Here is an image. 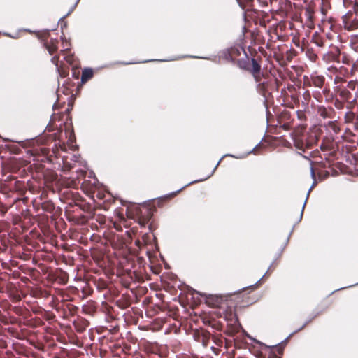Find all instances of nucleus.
I'll use <instances>...</instances> for the list:
<instances>
[{"mask_svg": "<svg viewBox=\"0 0 358 358\" xmlns=\"http://www.w3.org/2000/svg\"><path fill=\"white\" fill-rule=\"evenodd\" d=\"M8 207H7L6 205H4L3 203L0 202V212L2 215L6 214V213L8 211Z\"/></svg>", "mask_w": 358, "mask_h": 358, "instance_id": "obj_61", "label": "nucleus"}, {"mask_svg": "<svg viewBox=\"0 0 358 358\" xmlns=\"http://www.w3.org/2000/svg\"><path fill=\"white\" fill-rule=\"evenodd\" d=\"M106 195H107V193H105L101 190L97 189L96 193L94 194V199L96 200V198L99 201H102L103 202L104 199L106 197ZM95 202H96L97 203H99L97 201H96Z\"/></svg>", "mask_w": 358, "mask_h": 358, "instance_id": "obj_41", "label": "nucleus"}, {"mask_svg": "<svg viewBox=\"0 0 358 358\" xmlns=\"http://www.w3.org/2000/svg\"><path fill=\"white\" fill-rule=\"evenodd\" d=\"M33 207L36 212L39 211L40 209H42V202L35 199L33 201Z\"/></svg>", "mask_w": 358, "mask_h": 358, "instance_id": "obj_50", "label": "nucleus"}, {"mask_svg": "<svg viewBox=\"0 0 358 358\" xmlns=\"http://www.w3.org/2000/svg\"><path fill=\"white\" fill-rule=\"evenodd\" d=\"M210 339H212V341L216 345V347L212 346L210 349L217 355L220 353V348H222L224 345V344L225 348H228L231 343V341L227 340L220 334H211Z\"/></svg>", "mask_w": 358, "mask_h": 358, "instance_id": "obj_14", "label": "nucleus"}, {"mask_svg": "<svg viewBox=\"0 0 358 358\" xmlns=\"http://www.w3.org/2000/svg\"><path fill=\"white\" fill-rule=\"evenodd\" d=\"M97 310V304L95 301L90 300L82 307V311L84 314L94 315Z\"/></svg>", "mask_w": 358, "mask_h": 358, "instance_id": "obj_21", "label": "nucleus"}, {"mask_svg": "<svg viewBox=\"0 0 358 358\" xmlns=\"http://www.w3.org/2000/svg\"><path fill=\"white\" fill-rule=\"evenodd\" d=\"M297 117L299 120L304 121L306 119V116L305 115V113L302 110H298L297 111Z\"/></svg>", "mask_w": 358, "mask_h": 358, "instance_id": "obj_59", "label": "nucleus"}, {"mask_svg": "<svg viewBox=\"0 0 358 358\" xmlns=\"http://www.w3.org/2000/svg\"><path fill=\"white\" fill-rule=\"evenodd\" d=\"M296 55V51L294 49H290L286 51L284 57L285 60L282 61L281 65H286L287 62H290L293 58Z\"/></svg>", "mask_w": 358, "mask_h": 358, "instance_id": "obj_34", "label": "nucleus"}, {"mask_svg": "<svg viewBox=\"0 0 358 358\" xmlns=\"http://www.w3.org/2000/svg\"><path fill=\"white\" fill-rule=\"evenodd\" d=\"M313 97L316 99L318 101H322V96L319 92H316L313 93Z\"/></svg>", "mask_w": 358, "mask_h": 358, "instance_id": "obj_64", "label": "nucleus"}, {"mask_svg": "<svg viewBox=\"0 0 358 358\" xmlns=\"http://www.w3.org/2000/svg\"><path fill=\"white\" fill-rule=\"evenodd\" d=\"M241 324L236 315H233V318L230 320V323L227 324V328L224 333L229 336H233L239 331Z\"/></svg>", "mask_w": 358, "mask_h": 358, "instance_id": "obj_16", "label": "nucleus"}, {"mask_svg": "<svg viewBox=\"0 0 358 358\" xmlns=\"http://www.w3.org/2000/svg\"><path fill=\"white\" fill-rule=\"evenodd\" d=\"M343 101L341 99H337L335 101V106L337 108H343Z\"/></svg>", "mask_w": 358, "mask_h": 358, "instance_id": "obj_62", "label": "nucleus"}, {"mask_svg": "<svg viewBox=\"0 0 358 358\" xmlns=\"http://www.w3.org/2000/svg\"><path fill=\"white\" fill-rule=\"evenodd\" d=\"M306 17V24L310 29H313L314 24V11L310 8H307L304 12Z\"/></svg>", "mask_w": 358, "mask_h": 358, "instance_id": "obj_23", "label": "nucleus"}, {"mask_svg": "<svg viewBox=\"0 0 358 358\" xmlns=\"http://www.w3.org/2000/svg\"><path fill=\"white\" fill-rule=\"evenodd\" d=\"M87 213L90 214L89 217H87V220H91L92 221H94V220L96 221V222L99 224L100 227L105 224V223L106 222V216H104L103 215H100V214L96 215L94 213V208L92 206V211L87 212ZM91 224H92V227L94 225H95L96 229H98V226H97L96 223L92 222Z\"/></svg>", "mask_w": 358, "mask_h": 358, "instance_id": "obj_19", "label": "nucleus"}, {"mask_svg": "<svg viewBox=\"0 0 358 358\" xmlns=\"http://www.w3.org/2000/svg\"><path fill=\"white\" fill-rule=\"evenodd\" d=\"M121 264L123 268L128 272L129 275L133 273L135 275L136 280L138 281L143 280V275L145 271V259L143 257L137 255H130L124 258Z\"/></svg>", "mask_w": 358, "mask_h": 358, "instance_id": "obj_5", "label": "nucleus"}, {"mask_svg": "<svg viewBox=\"0 0 358 358\" xmlns=\"http://www.w3.org/2000/svg\"><path fill=\"white\" fill-rule=\"evenodd\" d=\"M334 83L337 85H347L348 82L340 75H336L334 78Z\"/></svg>", "mask_w": 358, "mask_h": 358, "instance_id": "obj_43", "label": "nucleus"}, {"mask_svg": "<svg viewBox=\"0 0 358 358\" xmlns=\"http://www.w3.org/2000/svg\"><path fill=\"white\" fill-rule=\"evenodd\" d=\"M278 122H293L291 114L287 110H283L279 115Z\"/></svg>", "mask_w": 358, "mask_h": 358, "instance_id": "obj_33", "label": "nucleus"}, {"mask_svg": "<svg viewBox=\"0 0 358 358\" xmlns=\"http://www.w3.org/2000/svg\"><path fill=\"white\" fill-rule=\"evenodd\" d=\"M317 113L318 115L324 119H334L336 117V112L332 107H325L324 106H319L317 108Z\"/></svg>", "mask_w": 358, "mask_h": 358, "instance_id": "obj_17", "label": "nucleus"}, {"mask_svg": "<svg viewBox=\"0 0 358 358\" xmlns=\"http://www.w3.org/2000/svg\"><path fill=\"white\" fill-rule=\"evenodd\" d=\"M355 118V114L352 111H348L345 115V122L346 123L352 122Z\"/></svg>", "mask_w": 358, "mask_h": 358, "instance_id": "obj_42", "label": "nucleus"}, {"mask_svg": "<svg viewBox=\"0 0 358 358\" xmlns=\"http://www.w3.org/2000/svg\"><path fill=\"white\" fill-rule=\"evenodd\" d=\"M262 62V58L260 56H257L252 57L251 62H250L247 53H244L243 59L238 61V67L250 72L253 76L255 81L258 82L259 81L260 75L264 73V72L261 71Z\"/></svg>", "mask_w": 358, "mask_h": 358, "instance_id": "obj_6", "label": "nucleus"}, {"mask_svg": "<svg viewBox=\"0 0 358 358\" xmlns=\"http://www.w3.org/2000/svg\"><path fill=\"white\" fill-rule=\"evenodd\" d=\"M350 46L352 49L358 52V35H355L351 37Z\"/></svg>", "mask_w": 358, "mask_h": 358, "instance_id": "obj_40", "label": "nucleus"}, {"mask_svg": "<svg viewBox=\"0 0 358 358\" xmlns=\"http://www.w3.org/2000/svg\"><path fill=\"white\" fill-rule=\"evenodd\" d=\"M343 27L348 31H354L358 29V2L355 3L353 11L349 10L342 17Z\"/></svg>", "mask_w": 358, "mask_h": 358, "instance_id": "obj_9", "label": "nucleus"}, {"mask_svg": "<svg viewBox=\"0 0 358 358\" xmlns=\"http://www.w3.org/2000/svg\"><path fill=\"white\" fill-rule=\"evenodd\" d=\"M284 130L289 131L293 127V122H278Z\"/></svg>", "mask_w": 358, "mask_h": 358, "instance_id": "obj_49", "label": "nucleus"}, {"mask_svg": "<svg viewBox=\"0 0 358 358\" xmlns=\"http://www.w3.org/2000/svg\"><path fill=\"white\" fill-rule=\"evenodd\" d=\"M254 15V22L256 24H259L262 27H266V23L269 21L267 18L268 15L264 11L255 10L252 12Z\"/></svg>", "mask_w": 358, "mask_h": 358, "instance_id": "obj_18", "label": "nucleus"}, {"mask_svg": "<svg viewBox=\"0 0 358 358\" xmlns=\"http://www.w3.org/2000/svg\"><path fill=\"white\" fill-rule=\"evenodd\" d=\"M94 71L92 69H85L82 72L81 83L83 84L87 83L93 78Z\"/></svg>", "mask_w": 358, "mask_h": 358, "instance_id": "obj_30", "label": "nucleus"}, {"mask_svg": "<svg viewBox=\"0 0 358 358\" xmlns=\"http://www.w3.org/2000/svg\"><path fill=\"white\" fill-rule=\"evenodd\" d=\"M311 42L318 47L323 48L326 45L327 39L321 34L315 32L312 36Z\"/></svg>", "mask_w": 358, "mask_h": 358, "instance_id": "obj_24", "label": "nucleus"}, {"mask_svg": "<svg viewBox=\"0 0 358 358\" xmlns=\"http://www.w3.org/2000/svg\"><path fill=\"white\" fill-rule=\"evenodd\" d=\"M322 89V93L326 96L327 99H329L332 96V94L331 93L329 86L325 83V85Z\"/></svg>", "mask_w": 358, "mask_h": 358, "instance_id": "obj_45", "label": "nucleus"}, {"mask_svg": "<svg viewBox=\"0 0 358 358\" xmlns=\"http://www.w3.org/2000/svg\"><path fill=\"white\" fill-rule=\"evenodd\" d=\"M73 325L75 330L78 333L81 334L89 327L90 322L83 317H79L73 321Z\"/></svg>", "mask_w": 358, "mask_h": 358, "instance_id": "obj_20", "label": "nucleus"}, {"mask_svg": "<svg viewBox=\"0 0 358 358\" xmlns=\"http://www.w3.org/2000/svg\"><path fill=\"white\" fill-rule=\"evenodd\" d=\"M55 204L50 200L42 202V210L48 213H52L55 210Z\"/></svg>", "mask_w": 358, "mask_h": 358, "instance_id": "obj_32", "label": "nucleus"}, {"mask_svg": "<svg viewBox=\"0 0 358 358\" xmlns=\"http://www.w3.org/2000/svg\"><path fill=\"white\" fill-rule=\"evenodd\" d=\"M106 197L104 199L102 203H98V205L105 210L109 209L113 203H115V198L110 194L107 193Z\"/></svg>", "mask_w": 358, "mask_h": 358, "instance_id": "obj_26", "label": "nucleus"}, {"mask_svg": "<svg viewBox=\"0 0 358 358\" xmlns=\"http://www.w3.org/2000/svg\"><path fill=\"white\" fill-rule=\"evenodd\" d=\"M331 49L323 55V60L326 62H339L341 51L336 46H330Z\"/></svg>", "mask_w": 358, "mask_h": 358, "instance_id": "obj_15", "label": "nucleus"}, {"mask_svg": "<svg viewBox=\"0 0 358 358\" xmlns=\"http://www.w3.org/2000/svg\"><path fill=\"white\" fill-rule=\"evenodd\" d=\"M14 312L18 315H23L24 309L22 307L15 306L13 308Z\"/></svg>", "mask_w": 358, "mask_h": 358, "instance_id": "obj_55", "label": "nucleus"}, {"mask_svg": "<svg viewBox=\"0 0 358 358\" xmlns=\"http://www.w3.org/2000/svg\"><path fill=\"white\" fill-rule=\"evenodd\" d=\"M64 57V60L69 64L73 65L75 63V57L71 53L69 49L62 50L60 52Z\"/></svg>", "mask_w": 358, "mask_h": 358, "instance_id": "obj_31", "label": "nucleus"}, {"mask_svg": "<svg viewBox=\"0 0 358 358\" xmlns=\"http://www.w3.org/2000/svg\"><path fill=\"white\" fill-rule=\"evenodd\" d=\"M52 303V308L64 320H69L76 315L78 309L77 306L70 302V300L64 298L60 301L53 300Z\"/></svg>", "mask_w": 358, "mask_h": 358, "instance_id": "obj_8", "label": "nucleus"}, {"mask_svg": "<svg viewBox=\"0 0 358 358\" xmlns=\"http://www.w3.org/2000/svg\"><path fill=\"white\" fill-rule=\"evenodd\" d=\"M337 96L348 103L347 108L352 109L358 103V82L350 80L347 85H340L335 87Z\"/></svg>", "mask_w": 358, "mask_h": 358, "instance_id": "obj_4", "label": "nucleus"}, {"mask_svg": "<svg viewBox=\"0 0 358 358\" xmlns=\"http://www.w3.org/2000/svg\"><path fill=\"white\" fill-rule=\"evenodd\" d=\"M59 55H54L53 57L51 58V62L55 65L56 68L58 67L61 63H63V62L59 60Z\"/></svg>", "mask_w": 358, "mask_h": 358, "instance_id": "obj_47", "label": "nucleus"}, {"mask_svg": "<svg viewBox=\"0 0 358 358\" xmlns=\"http://www.w3.org/2000/svg\"><path fill=\"white\" fill-rule=\"evenodd\" d=\"M305 54L306 57L312 62H315L317 59V55L315 52L314 50L312 48H307L305 49Z\"/></svg>", "mask_w": 358, "mask_h": 358, "instance_id": "obj_35", "label": "nucleus"}, {"mask_svg": "<svg viewBox=\"0 0 358 358\" xmlns=\"http://www.w3.org/2000/svg\"><path fill=\"white\" fill-rule=\"evenodd\" d=\"M277 81L268 76L267 73L260 75L259 81L255 82L257 92L265 98L270 96L273 92L278 91V85Z\"/></svg>", "mask_w": 358, "mask_h": 358, "instance_id": "obj_7", "label": "nucleus"}, {"mask_svg": "<svg viewBox=\"0 0 358 358\" xmlns=\"http://www.w3.org/2000/svg\"><path fill=\"white\" fill-rule=\"evenodd\" d=\"M135 245L140 249L145 245V237L143 236L142 241L138 239L135 241Z\"/></svg>", "mask_w": 358, "mask_h": 358, "instance_id": "obj_54", "label": "nucleus"}, {"mask_svg": "<svg viewBox=\"0 0 358 358\" xmlns=\"http://www.w3.org/2000/svg\"><path fill=\"white\" fill-rule=\"evenodd\" d=\"M284 89L287 90L289 94L294 93L296 90V88L292 84H287V87Z\"/></svg>", "mask_w": 358, "mask_h": 358, "instance_id": "obj_56", "label": "nucleus"}, {"mask_svg": "<svg viewBox=\"0 0 358 358\" xmlns=\"http://www.w3.org/2000/svg\"><path fill=\"white\" fill-rule=\"evenodd\" d=\"M116 304L122 309H124L129 306V303L128 301H122V300H117L116 301Z\"/></svg>", "mask_w": 358, "mask_h": 358, "instance_id": "obj_53", "label": "nucleus"}, {"mask_svg": "<svg viewBox=\"0 0 358 358\" xmlns=\"http://www.w3.org/2000/svg\"><path fill=\"white\" fill-rule=\"evenodd\" d=\"M61 133V131L55 133L52 136L50 137L52 141H54V144L50 150V145H48L47 143H42L41 145L35 146L30 150L31 155L36 157V160L42 162H52V157H57L59 150H65L66 145L64 143H62L59 141L58 143H56L57 135Z\"/></svg>", "mask_w": 358, "mask_h": 358, "instance_id": "obj_3", "label": "nucleus"}, {"mask_svg": "<svg viewBox=\"0 0 358 358\" xmlns=\"http://www.w3.org/2000/svg\"><path fill=\"white\" fill-rule=\"evenodd\" d=\"M96 285L97 289L99 291H102V290L106 289V287H107V285H106V282H104L103 280L97 281L96 282Z\"/></svg>", "mask_w": 358, "mask_h": 358, "instance_id": "obj_52", "label": "nucleus"}, {"mask_svg": "<svg viewBox=\"0 0 358 358\" xmlns=\"http://www.w3.org/2000/svg\"><path fill=\"white\" fill-rule=\"evenodd\" d=\"M47 196H48V193L45 191H43L42 193L41 194V195L36 199L38 201L43 202V201H45Z\"/></svg>", "mask_w": 358, "mask_h": 358, "instance_id": "obj_60", "label": "nucleus"}, {"mask_svg": "<svg viewBox=\"0 0 358 358\" xmlns=\"http://www.w3.org/2000/svg\"><path fill=\"white\" fill-rule=\"evenodd\" d=\"M259 4L263 6H267L269 3H271V0H257Z\"/></svg>", "mask_w": 358, "mask_h": 358, "instance_id": "obj_63", "label": "nucleus"}, {"mask_svg": "<svg viewBox=\"0 0 358 358\" xmlns=\"http://www.w3.org/2000/svg\"><path fill=\"white\" fill-rule=\"evenodd\" d=\"M6 292L11 294L15 289V285L11 282H8L4 285Z\"/></svg>", "mask_w": 358, "mask_h": 358, "instance_id": "obj_48", "label": "nucleus"}, {"mask_svg": "<svg viewBox=\"0 0 358 358\" xmlns=\"http://www.w3.org/2000/svg\"><path fill=\"white\" fill-rule=\"evenodd\" d=\"M310 93L309 92V90H306L303 94V100L302 101V103L303 105H308V103H309V101L310 99Z\"/></svg>", "mask_w": 358, "mask_h": 358, "instance_id": "obj_46", "label": "nucleus"}, {"mask_svg": "<svg viewBox=\"0 0 358 358\" xmlns=\"http://www.w3.org/2000/svg\"><path fill=\"white\" fill-rule=\"evenodd\" d=\"M355 0H343V5L345 8H349L351 6H352L353 7L355 5Z\"/></svg>", "mask_w": 358, "mask_h": 358, "instance_id": "obj_58", "label": "nucleus"}, {"mask_svg": "<svg viewBox=\"0 0 358 358\" xmlns=\"http://www.w3.org/2000/svg\"><path fill=\"white\" fill-rule=\"evenodd\" d=\"M192 336L195 341L201 343L204 348H206L211 338V334L206 329L200 328L193 330Z\"/></svg>", "mask_w": 358, "mask_h": 358, "instance_id": "obj_12", "label": "nucleus"}, {"mask_svg": "<svg viewBox=\"0 0 358 358\" xmlns=\"http://www.w3.org/2000/svg\"><path fill=\"white\" fill-rule=\"evenodd\" d=\"M180 191H181V189L176 191V192H173L172 193H170V194L164 196V197L161 198L160 200L168 201L172 199L173 198H174Z\"/></svg>", "mask_w": 358, "mask_h": 358, "instance_id": "obj_44", "label": "nucleus"}, {"mask_svg": "<svg viewBox=\"0 0 358 358\" xmlns=\"http://www.w3.org/2000/svg\"><path fill=\"white\" fill-rule=\"evenodd\" d=\"M80 182L78 176L76 178H62L59 182L62 187L61 200L69 206H78L84 212H90L92 211V205L86 202L77 191Z\"/></svg>", "mask_w": 358, "mask_h": 358, "instance_id": "obj_1", "label": "nucleus"}, {"mask_svg": "<svg viewBox=\"0 0 358 358\" xmlns=\"http://www.w3.org/2000/svg\"><path fill=\"white\" fill-rule=\"evenodd\" d=\"M294 146L302 151L311 149L315 145L320 138V132L317 129L306 131V126L301 124L292 133Z\"/></svg>", "mask_w": 358, "mask_h": 358, "instance_id": "obj_2", "label": "nucleus"}, {"mask_svg": "<svg viewBox=\"0 0 358 358\" xmlns=\"http://www.w3.org/2000/svg\"><path fill=\"white\" fill-rule=\"evenodd\" d=\"M245 49L242 47H232L223 52V58L238 66V61L243 60Z\"/></svg>", "mask_w": 358, "mask_h": 358, "instance_id": "obj_10", "label": "nucleus"}, {"mask_svg": "<svg viewBox=\"0 0 358 358\" xmlns=\"http://www.w3.org/2000/svg\"><path fill=\"white\" fill-rule=\"evenodd\" d=\"M259 36H260L258 32H256V31L251 32V37L253 39L255 43L259 41Z\"/></svg>", "mask_w": 358, "mask_h": 358, "instance_id": "obj_57", "label": "nucleus"}, {"mask_svg": "<svg viewBox=\"0 0 358 358\" xmlns=\"http://www.w3.org/2000/svg\"><path fill=\"white\" fill-rule=\"evenodd\" d=\"M57 69L60 76L62 78H65L69 74V68L66 66L64 63H61V64L57 67Z\"/></svg>", "mask_w": 358, "mask_h": 358, "instance_id": "obj_38", "label": "nucleus"}, {"mask_svg": "<svg viewBox=\"0 0 358 358\" xmlns=\"http://www.w3.org/2000/svg\"><path fill=\"white\" fill-rule=\"evenodd\" d=\"M327 127L329 130L333 131L335 134L340 131V128L336 121H329L327 124Z\"/></svg>", "mask_w": 358, "mask_h": 358, "instance_id": "obj_39", "label": "nucleus"}, {"mask_svg": "<svg viewBox=\"0 0 358 358\" xmlns=\"http://www.w3.org/2000/svg\"><path fill=\"white\" fill-rule=\"evenodd\" d=\"M59 41L57 38H52L48 42H44L43 46L48 50L50 55H54L58 51Z\"/></svg>", "mask_w": 358, "mask_h": 358, "instance_id": "obj_22", "label": "nucleus"}, {"mask_svg": "<svg viewBox=\"0 0 358 358\" xmlns=\"http://www.w3.org/2000/svg\"><path fill=\"white\" fill-rule=\"evenodd\" d=\"M281 94L285 97V99L290 98L293 103H294L295 105L299 104V94L297 90H296L294 93L289 94L288 92H287V90L282 89Z\"/></svg>", "mask_w": 358, "mask_h": 358, "instance_id": "obj_28", "label": "nucleus"}, {"mask_svg": "<svg viewBox=\"0 0 358 358\" xmlns=\"http://www.w3.org/2000/svg\"><path fill=\"white\" fill-rule=\"evenodd\" d=\"M81 188L83 191L88 195L94 201V194L98 189V181L95 178H91L87 180H85L81 184Z\"/></svg>", "mask_w": 358, "mask_h": 358, "instance_id": "obj_13", "label": "nucleus"}, {"mask_svg": "<svg viewBox=\"0 0 358 358\" xmlns=\"http://www.w3.org/2000/svg\"><path fill=\"white\" fill-rule=\"evenodd\" d=\"M221 299L217 296H211L207 299V303L213 307H218L221 303Z\"/></svg>", "mask_w": 358, "mask_h": 358, "instance_id": "obj_37", "label": "nucleus"}, {"mask_svg": "<svg viewBox=\"0 0 358 358\" xmlns=\"http://www.w3.org/2000/svg\"><path fill=\"white\" fill-rule=\"evenodd\" d=\"M63 116H64V114H62V113H54L52 115L50 122L52 124H54L56 121H60Z\"/></svg>", "mask_w": 358, "mask_h": 358, "instance_id": "obj_51", "label": "nucleus"}, {"mask_svg": "<svg viewBox=\"0 0 358 358\" xmlns=\"http://www.w3.org/2000/svg\"><path fill=\"white\" fill-rule=\"evenodd\" d=\"M203 323L206 325L210 326L213 329L221 331H222V324L219 321H217L214 319H205L203 320Z\"/></svg>", "mask_w": 358, "mask_h": 358, "instance_id": "obj_29", "label": "nucleus"}, {"mask_svg": "<svg viewBox=\"0 0 358 358\" xmlns=\"http://www.w3.org/2000/svg\"><path fill=\"white\" fill-rule=\"evenodd\" d=\"M325 83V77L322 75H319L316 72L311 73L310 76H304L303 78V87H315L322 89L324 87Z\"/></svg>", "mask_w": 358, "mask_h": 358, "instance_id": "obj_11", "label": "nucleus"}, {"mask_svg": "<svg viewBox=\"0 0 358 358\" xmlns=\"http://www.w3.org/2000/svg\"><path fill=\"white\" fill-rule=\"evenodd\" d=\"M145 211L144 213H143V211L141 212V216L139 217L138 222L139 224L143 227H145L152 217V213L151 212L150 209L145 208Z\"/></svg>", "mask_w": 358, "mask_h": 358, "instance_id": "obj_25", "label": "nucleus"}, {"mask_svg": "<svg viewBox=\"0 0 358 358\" xmlns=\"http://www.w3.org/2000/svg\"><path fill=\"white\" fill-rule=\"evenodd\" d=\"M335 148V143L331 138H324L320 145L322 150H332Z\"/></svg>", "mask_w": 358, "mask_h": 358, "instance_id": "obj_27", "label": "nucleus"}, {"mask_svg": "<svg viewBox=\"0 0 358 358\" xmlns=\"http://www.w3.org/2000/svg\"><path fill=\"white\" fill-rule=\"evenodd\" d=\"M38 39L41 41L43 45H44V42H48L49 40L52 39L53 38L50 37V31H44L43 32L38 33L37 34Z\"/></svg>", "mask_w": 358, "mask_h": 358, "instance_id": "obj_36", "label": "nucleus"}]
</instances>
